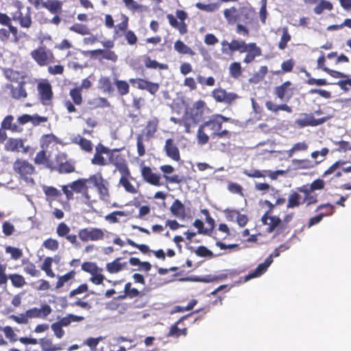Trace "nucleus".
<instances>
[{"label": "nucleus", "instance_id": "1", "mask_svg": "<svg viewBox=\"0 0 351 351\" xmlns=\"http://www.w3.org/2000/svg\"><path fill=\"white\" fill-rule=\"evenodd\" d=\"M92 184L97 189L99 198L105 202L110 199L109 182L104 178L101 172L90 175L88 178H79L69 184L70 188L77 194H82L84 202L87 206L93 203L88 193V184Z\"/></svg>", "mask_w": 351, "mask_h": 351}, {"label": "nucleus", "instance_id": "2", "mask_svg": "<svg viewBox=\"0 0 351 351\" xmlns=\"http://www.w3.org/2000/svg\"><path fill=\"white\" fill-rule=\"evenodd\" d=\"M119 149H110L101 143L95 147V153L91 159V163L98 166H106L110 163L115 166L119 173L130 169L124 156L119 154Z\"/></svg>", "mask_w": 351, "mask_h": 351}, {"label": "nucleus", "instance_id": "3", "mask_svg": "<svg viewBox=\"0 0 351 351\" xmlns=\"http://www.w3.org/2000/svg\"><path fill=\"white\" fill-rule=\"evenodd\" d=\"M223 54L232 55L235 52L245 53L243 62L248 64L253 62L257 57L262 56V49L256 43H247L243 40L232 39L230 42L223 40L221 42Z\"/></svg>", "mask_w": 351, "mask_h": 351}, {"label": "nucleus", "instance_id": "4", "mask_svg": "<svg viewBox=\"0 0 351 351\" xmlns=\"http://www.w3.org/2000/svg\"><path fill=\"white\" fill-rule=\"evenodd\" d=\"M231 136V132L226 129L223 130L221 123L218 122L213 114L207 121L199 125L197 132V141L201 145L207 144L210 139H229Z\"/></svg>", "mask_w": 351, "mask_h": 351}, {"label": "nucleus", "instance_id": "5", "mask_svg": "<svg viewBox=\"0 0 351 351\" xmlns=\"http://www.w3.org/2000/svg\"><path fill=\"white\" fill-rule=\"evenodd\" d=\"M211 110L207 106L205 101L199 99L195 101L191 107L188 108L184 111V114L190 130L195 128L197 124L202 122L207 114L210 113Z\"/></svg>", "mask_w": 351, "mask_h": 351}, {"label": "nucleus", "instance_id": "6", "mask_svg": "<svg viewBox=\"0 0 351 351\" xmlns=\"http://www.w3.org/2000/svg\"><path fill=\"white\" fill-rule=\"evenodd\" d=\"M13 170L25 183L31 184L35 183L32 176L35 174L36 169L27 160L17 158L13 163Z\"/></svg>", "mask_w": 351, "mask_h": 351}, {"label": "nucleus", "instance_id": "7", "mask_svg": "<svg viewBox=\"0 0 351 351\" xmlns=\"http://www.w3.org/2000/svg\"><path fill=\"white\" fill-rule=\"evenodd\" d=\"M32 59L40 66H47L55 62L56 58L53 51L45 45L40 46L30 53Z\"/></svg>", "mask_w": 351, "mask_h": 351}, {"label": "nucleus", "instance_id": "8", "mask_svg": "<svg viewBox=\"0 0 351 351\" xmlns=\"http://www.w3.org/2000/svg\"><path fill=\"white\" fill-rule=\"evenodd\" d=\"M37 92L39 101L43 106L52 105L53 99V88L47 79H43L38 82Z\"/></svg>", "mask_w": 351, "mask_h": 351}, {"label": "nucleus", "instance_id": "9", "mask_svg": "<svg viewBox=\"0 0 351 351\" xmlns=\"http://www.w3.org/2000/svg\"><path fill=\"white\" fill-rule=\"evenodd\" d=\"M15 6L17 8V10L12 14L11 19L13 21L18 22L21 27L29 28L33 23L31 8L27 7L25 12H23V5L21 2H16Z\"/></svg>", "mask_w": 351, "mask_h": 351}, {"label": "nucleus", "instance_id": "10", "mask_svg": "<svg viewBox=\"0 0 351 351\" xmlns=\"http://www.w3.org/2000/svg\"><path fill=\"white\" fill-rule=\"evenodd\" d=\"M25 139L21 138H10L7 139L4 149L7 152H21L23 154H33L35 149L30 145H25Z\"/></svg>", "mask_w": 351, "mask_h": 351}, {"label": "nucleus", "instance_id": "11", "mask_svg": "<svg viewBox=\"0 0 351 351\" xmlns=\"http://www.w3.org/2000/svg\"><path fill=\"white\" fill-rule=\"evenodd\" d=\"M332 118V116L328 115L315 119L314 113H302L300 117L295 119V123L300 128L311 126L315 127L320 125Z\"/></svg>", "mask_w": 351, "mask_h": 351}, {"label": "nucleus", "instance_id": "12", "mask_svg": "<svg viewBox=\"0 0 351 351\" xmlns=\"http://www.w3.org/2000/svg\"><path fill=\"white\" fill-rule=\"evenodd\" d=\"M176 17L180 20L178 22L177 19L171 14H168L167 18L170 25L178 30L180 34H185L188 32V27L184 21L187 19V13L182 10H177L176 12Z\"/></svg>", "mask_w": 351, "mask_h": 351}, {"label": "nucleus", "instance_id": "13", "mask_svg": "<svg viewBox=\"0 0 351 351\" xmlns=\"http://www.w3.org/2000/svg\"><path fill=\"white\" fill-rule=\"evenodd\" d=\"M78 236L82 241L87 242L88 241L102 239L104 237V233L100 228H83L79 230Z\"/></svg>", "mask_w": 351, "mask_h": 351}, {"label": "nucleus", "instance_id": "14", "mask_svg": "<svg viewBox=\"0 0 351 351\" xmlns=\"http://www.w3.org/2000/svg\"><path fill=\"white\" fill-rule=\"evenodd\" d=\"M36 10L47 9L50 13H55L60 10V0H27Z\"/></svg>", "mask_w": 351, "mask_h": 351}, {"label": "nucleus", "instance_id": "15", "mask_svg": "<svg viewBox=\"0 0 351 351\" xmlns=\"http://www.w3.org/2000/svg\"><path fill=\"white\" fill-rule=\"evenodd\" d=\"M129 82L133 85L136 84L137 88L146 90L153 95L158 91L160 88L158 83L152 82L143 78H131L129 80Z\"/></svg>", "mask_w": 351, "mask_h": 351}, {"label": "nucleus", "instance_id": "16", "mask_svg": "<svg viewBox=\"0 0 351 351\" xmlns=\"http://www.w3.org/2000/svg\"><path fill=\"white\" fill-rule=\"evenodd\" d=\"M212 97L219 103L231 104L237 97L234 93H228L221 88H215L211 93Z\"/></svg>", "mask_w": 351, "mask_h": 351}, {"label": "nucleus", "instance_id": "17", "mask_svg": "<svg viewBox=\"0 0 351 351\" xmlns=\"http://www.w3.org/2000/svg\"><path fill=\"white\" fill-rule=\"evenodd\" d=\"M141 174L143 180L151 185L160 186L163 184L161 182L160 175L154 173L151 167L148 166L141 167Z\"/></svg>", "mask_w": 351, "mask_h": 351}, {"label": "nucleus", "instance_id": "18", "mask_svg": "<svg viewBox=\"0 0 351 351\" xmlns=\"http://www.w3.org/2000/svg\"><path fill=\"white\" fill-rule=\"evenodd\" d=\"M29 319H45L52 312L51 307L45 304L41 305L40 308L34 307L27 310Z\"/></svg>", "mask_w": 351, "mask_h": 351}, {"label": "nucleus", "instance_id": "19", "mask_svg": "<svg viewBox=\"0 0 351 351\" xmlns=\"http://www.w3.org/2000/svg\"><path fill=\"white\" fill-rule=\"evenodd\" d=\"M164 151L169 158L174 161L180 160V150L172 138H167L164 146Z\"/></svg>", "mask_w": 351, "mask_h": 351}, {"label": "nucleus", "instance_id": "20", "mask_svg": "<svg viewBox=\"0 0 351 351\" xmlns=\"http://www.w3.org/2000/svg\"><path fill=\"white\" fill-rule=\"evenodd\" d=\"M121 177L119 181V184L121 186L126 192L131 194H136L138 193V188L134 186L130 182L132 179L130 170L120 173Z\"/></svg>", "mask_w": 351, "mask_h": 351}, {"label": "nucleus", "instance_id": "21", "mask_svg": "<svg viewBox=\"0 0 351 351\" xmlns=\"http://www.w3.org/2000/svg\"><path fill=\"white\" fill-rule=\"evenodd\" d=\"M272 263V255H269L266 258L264 263H260L254 271H251L245 276V281L261 276L267 271V268Z\"/></svg>", "mask_w": 351, "mask_h": 351}, {"label": "nucleus", "instance_id": "22", "mask_svg": "<svg viewBox=\"0 0 351 351\" xmlns=\"http://www.w3.org/2000/svg\"><path fill=\"white\" fill-rule=\"evenodd\" d=\"M347 163V161L343 160H339L334 162L327 170L322 174V177L325 178L329 175L334 174V178H339L345 173L342 171L343 165Z\"/></svg>", "mask_w": 351, "mask_h": 351}, {"label": "nucleus", "instance_id": "23", "mask_svg": "<svg viewBox=\"0 0 351 351\" xmlns=\"http://www.w3.org/2000/svg\"><path fill=\"white\" fill-rule=\"evenodd\" d=\"M298 192L304 194V197L302 199L303 204H305L307 206L315 204L318 202L317 194L313 191L309 190L307 186H302L297 188Z\"/></svg>", "mask_w": 351, "mask_h": 351}, {"label": "nucleus", "instance_id": "24", "mask_svg": "<svg viewBox=\"0 0 351 351\" xmlns=\"http://www.w3.org/2000/svg\"><path fill=\"white\" fill-rule=\"evenodd\" d=\"M124 294L118 297L119 300H123L126 298L133 299L138 297H143L145 295L143 291H139L136 288L132 287L130 282H127L124 286Z\"/></svg>", "mask_w": 351, "mask_h": 351}, {"label": "nucleus", "instance_id": "25", "mask_svg": "<svg viewBox=\"0 0 351 351\" xmlns=\"http://www.w3.org/2000/svg\"><path fill=\"white\" fill-rule=\"evenodd\" d=\"M121 260L122 258L119 257L115 258L113 261L108 263L106 265V271L111 274H114L127 269L128 263L121 262Z\"/></svg>", "mask_w": 351, "mask_h": 351}, {"label": "nucleus", "instance_id": "26", "mask_svg": "<svg viewBox=\"0 0 351 351\" xmlns=\"http://www.w3.org/2000/svg\"><path fill=\"white\" fill-rule=\"evenodd\" d=\"M158 125L159 119L157 117H153L147 122L144 130V134L147 141H149L154 137L156 132L158 131Z\"/></svg>", "mask_w": 351, "mask_h": 351}, {"label": "nucleus", "instance_id": "27", "mask_svg": "<svg viewBox=\"0 0 351 351\" xmlns=\"http://www.w3.org/2000/svg\"><path fill=\"white\" fill-rule=\"evenodd\" d=\"M91 54L96 58L101 56L99 59L107 60L112 62H116L118 60L117 54L111 49H98L93 50Z\"/></svg>", "mask_w": 351, "mask_h": 351}, {"label": "nucleus", "instance_id": "28", "mask_svg": "<svg viewBox=\"0 0 351 351\" xmlns=\"http://www.w3.org/2000/svg\"><path fill=\"white\" fill-rule=\"evenodd\" d=\"M334 208V206L329 203L318 206L316 210H319L324 208H328L329 211L324 213H320L318 215L311 217L308 221V226H312L319 223L324 216L331 215L333 213Z\"/></svg>", "mask_w": 351, "mask_h": 351}, {"label": "nucleus", "instance_id": "29", "mask_svg": "<svg viewBox=\"0 0 351 351\" xmlns=\"http://www.w3.org/2000/svg\"><path fill=\"white\" fill-rule=\"evenodd\" d=\"M50 155L47 154V151L42 149V150L37 152L35 158H34V162L36 165H42L47 168L51 167V161L50 160Z\"/></svg>", "mask_w": 351, "mask_h": 351}, {"label": "nucleus", "instance_id": "30", "mask_svg": "<svg viewBox=\"0 0 351 351\" xmlns=\"http://www.w3.org/2000/svg\"><path fill=\"white\" fill-rule=\"evenodd\" d=\"M13 115L9 114L4 117L1 123V128L5 130H10L13 133L19 132L21 129L16 125V122H14Z\"/></svg>", "mask_w": 351, "mask_h": 351}, {"label": "nucleus", "instance_id": "31", "mask_svg": "<svg viewBox=\"0 0 351 351\" xmlns=\"http://www.w3.org/2000/svg\"><path fill=\"white\" fill-rule=\"evenodd\" d=\"M160 170L165 173V180L169 183L180 184L182 182V179L178 175L168 176L166 174H171L174 171V168L170 165H165L160 167Z\"/></svg>", "mask_w": 351, "mask_h": 351}, {"label": "nucleus", "instance_id": "32", "mask_svg": "<svg viewBox=\"0 0 351 351\" xmlns=\"http://www.w3.org/2000/svg\"><path fill=\"white\" fill-rule=\"evenodd\" d=\"M323 160L324 159L319 161H311L308 159H295L293 160V165L298 169H308L315 167Z\"/></svg>", "mask_w": 351, "mask_h": 351}, {"label": "nucleus", "instance_id": "33", "mask_svg": "<svg viewBox=\"0 0 351 351\" xmlns=\"http://www.w3.org/2000/svg\"><path fill=\"white\" fill-rule=\"evenodd\" d=\"M265 107L266 108L274 113L275 114H277L280 110L285 111L288 113L292 112V108L287 105V104H275L272 101H267L265 102Z\"/></svg>", "mask_w": 351, "mask_h": 351}, {"label": "nucleus", "instance_id": "34", "mask_svg": "<svg viewBox=\"0 0 351 351\" xmlns=\"http://www.w3.org/2000/svg\"><path fill=\"white\" fill-rule=\"evenodd\" d=\"M302 204H303V202L300 194L297 191H292L288 196L287 208L293 209Z\"/></svg>", "mask_w": 351, "mask_h": 351}, {"label": "nucleus", "instance_id": "35", "mask_svg": "<svg viewBox=\"0 0 351 351\" xmlns=\"http://www.w3.org/2000/svg\"><path fill=\"white\" fill-rule=\"evenodd\" d=\"M267 225V232L269 233L272 232L276 229H277V234H280L285 232L284 228L282 227V220L278 216H271L269 217V222Z\"/></svg>", "mask_w": 351, "mask_h": 351}, {"label": "nucleus", "instance_id": "36", "mask_svg": "<svg viewBox=\"0 0 351 351\" xmlns=\"http://www.w3.org/2000/svg\"><path fill=\"white\" fill-rule=\"evenodd\" d=\"M25 82H20L16 87H12L10 90L11 96L16 99H25L27 97V93L25 88Z\"/></svg>", "mask_w": 351, "mask_h": 351}, {"label": "nucleus", "instance_id": "37", "mask_svg": "<svg viewBox=\"0 0 351 351\" xmlns=\"http://www.w3.org/2000/svg\"><path fill=\"white\" fill-rule=\"evenodd\" d=\"M83 320H84V317L83 316L68 314L66 316L61 318L56 322L61 327H66L69 326L72 322H80Z\"/></svg>", "mask_w": 351, "mask_h": 351}, {"label": "nucleus", "instance_id": "38", "mask_svg": "<svg viewBox=\"0 0 351 351\" xmlns=\"http://www.w3.org/2000/svg\"><path fill=\"white\" fill-rule=\"evenodd\" d=\"M223 16L229 24L235 23L239 17L238 10L234 6L225 9Z\"/></svg>", "mask_w": 351, "mask_h": 351}, {"label": "nucleus", "instance_id": "39", "mask_svg": "<svg viewBox=\"0 0 351 351\" xmlns=\"http://www.w3.org/2000/svg\"><path fill=\"white\" fill-rule=\"evenodd\" d=\"M173 215L178 217H184L185 215V208L184 204L178 199H175L170 207Z\"/></svg>", "mask_w": 351, "mask_h": 351}, {"label": "nucleus", "instance_id": "40", "mask_svg": "<svg viewBox=\"0 0 351 351\" xmlns=\"http://www.w3.org/2000/svg\"><path fill=\"white\" fill-rule=\"evenodd\" d=\"M333 10L332 3L328 0H319L318 3L314 7L313 12L315 14L320 15L324 11H331Z\"/></svg>", "mask_w": 351, "mask_h": 351}, {"label": "nucleus", "instance_id": "41", "mask_svg": "<svg viewBox=\"0 0 351 351\" xmlns=\"http://www.w3.org/2000/svg\"><path fill=\"white\" fill-rule=\"evenodd\" d=\"M174 49L180 54H188L191 56L195 55V52L180 40L175 42Z\"/></svg>", "mask_w": 351, "mask_h": 351}, {"label": "nucleus", "instance_id": "42", "mask_svg": "<svg viewBox=\"0 0 351 351\" xmlns=\"http://www.w3.org/2000/svg\"><path fill=\"white\" fill-rule=\"evenodd\" d=\"M291 86L290 81H286L280 86H278L274 88V94L280 100H284L288 92L289 87Z\"/></svg>", "mask_w": 351, "mask_h": 351}, {"label": "nucleus", "instance_id": "43", "mask_svg": "<svg viewBox=\"0 0 351 351\" xmlns=\"http://www.w3.org/2000/svg\"><path fill=\"white\" fill-rule=\"evenodd\" d=\"M73 142L79 145L81 149L86 152H91L93 151V144L91 141L80 135L75 136Z\"/></svg>", "mask_w": 351, "mask_h": 351}, {"label": "nucleus", "instance_id": "44", "mask_svg": "<svg viewBox=\"0 0 351 351\" xmlns=\"http://www.w3.org/2000/svg\"><path fill=\"white\" fill-rule=\"evenodd\" d=\"M39 343L43 351H57L62 350V347L53 344L51 339L42 338L40 339Z\"/></svg>", "mask_w": 351, "mask_h": 351}, {"label": "nucleus", "instance_id": "45", "mask_svg": "<svg viewBox=\"0 0 351 351\" xmlns=\"http://www.w3.org/2000/svg\"><path fill=\"white\" fill-rule=\"evenodd\" d=\"M114 84L119 95L125 96L130 93V85L127 81L115 79Z\"/></svg>", "mask_w": 351, "mask_h": 351}, {"label": "nucleus", "instance_id": "46", "mask_svg": "<svg viewBox=\"0 0 351 351\" xmlns=\"http://www.w3.org/2000/svg\"><path fill=\"white\" fill-rule=\"evenodd\" d=\"M221 4L219 2H214L208 4H205L201 2H197L195 4V7L200 10L206 12H213L219 9Z\"/></svg>", "mask_w": 351, "mask_h": 351}, {"label": "nucleus", "instance_id": "47", "mask_svg": "<svg viewBox=\"0 0 351 351\" xmlns=\"http://www.w3.org/2000/svg\"><path fill=\"white\" fill-rule=\"evenodd\" d=\"M76 275V272L75 270H71L68 273L58 276V281L56 285V289L62 288L65 283L68 282L70 280H72L75 278Z\"/></svg>", "mask_w": 351, "mask_h": 351}, {"label": "nucleus", "instance_id": "48", "mask_svg": "<svg viewBox=\"0 0 351 351\" xmlns=\"http://www.w3.org/2000/svg\"><path fill=\"white\" fill-rule=\"evenodd\" d=\"M145 66L147 69H159L160 70H165L168 69V66L166 64L159 63L155 60H152L149 56H146L144 59Z\"/></svg>", "mask_w": 351, "mask_h": 351}, {"label": "nucleus", "instance_id": "49", "mask_svg": "<svg viewBox=\"0 0 351 351\" xmlns=\"http://www.w3.org/2000/svg\"><path fill=\"white\" fill-rule=\"evenodd\" d=\"M99 88L104 93H110L113 91L112 83L108 77H101L99 80Z\"/></svg>", "mask_w": 351, "mask_h": 351}, {"label": "nucleus", "instance_id": "50", "mask_svg": "<svg viewBox=\"0 0 351 351\" xmlns=\"http://www.w3.org/2000/svg\"><path fill=\"white\" fill-rule=\"evenodd\" d=\"M191 314L192 313H190L187 315L182 317L174 324L171 325L167 336L168 337L178 338L180 336V329L178 328V324Z\"/></svg>", "mask_w": 351, "mask_h": 351}, {"label": "nucleus", "instance_id": "51", "mask_svg": "<svg viewBox=\"0 0 351 351\" xmlns=\"http://www.w3.org/2000/svg\"><path fill=\"white\" fill-rule=\"evenodd\" d=\"M52 263L53 258L51 257H47L45 258L41 265V269L50 278H54L56 276L55 273L52 269Z\"/></svg>", "mask_w": 351, "mask_h": 351}, {"label": "nucleus", "instance_id": "52", "mask_svg": "<svg viewBox=\"0 0 351 351\" xmlns=\"http://www.w3.org/2000/svg\"><path fill=\"white\" fill-rule=\"evenodd\" d=\"M69 95L75 105L80 106L82 104V88L76 87L71 89Z\"/></svg>", "mask_w": 351, "mask_h": 351}, {"label": "nucleus", "instance_id": "53", "mask_svg": "<svg viewBox=\"0 0 351 351\" xmlns=\"http://www.w3.org/2000/svg\"><path fill=\"white\" fill-rule=\"evenodd\" d=\"M70 31L76 34L84 36L90 34V31L86 25L82 23H74L69 27Z\"/></svg>", "mask_w": 351, "mask_h": 351}, {"label": "nucleus", "instance_id": "54", "mask_svg": "<svg viewBox=\"0 0 351 351\" xmlns=\"http://www.w3.org/2000/svg\"><path fill=\"white\" fill-rule=\"evenodd\" d=\"M295 61L293 59H289L282 62L281 71H276L274 73L275 75H280L283 73H290L293 71L295 66Z\"/></svg>", "mask_w": 351, "mask_h": 351}, {"label": "nucleus", "instance_id": "55", "mask_svg": "<svg viewBox=\"0 0 351 351\" xmlns=\"http://www.w3.org/2000/svg\"><path fill=\"white\" fill-rule=\"evenodd\" d=\"M240 15L243 17V21L245 23H251L253 21L255 11L247 8H242L240 10Z\"/></svg>", "mask_w": 351, "mask_h": 351}, {"label": "nucleus", "instance_id": "56", "mask_svg": "<svg viewBox=\"0 0 351 351\" xmlns=\"http://www.w3.org/2000/svg\"><path fill=\"white\" fill-rule=\"evenodd\" d=\"M229 73L233 78L237 79L242 74V68L239 62H233L229 66Z\"/></svg>", "mask_w": 351, "mask_h": 351}, {"label": "nucleus", "instance_id": "57", "mask_svg": "<svg viewBox=\"0 0 351 351\" xmlns=\"http://www.w3.org/2000/svg\"><path fill=\"white\" fill-rule=\"evenodd\" d=\"M57 170L60 173H71L75 171V167L71 162L65 161L58 165Z\"/></svg>", "mask_w": 351, "mask_h": 351}, {"label": "nucleus", "instance_id": "58", "mask_svg": "<svg viewBox=\"0 0 351 351\" xmlns=\"http://www.w3.org/2000/svg\"><path fill=\"white\" fill-rule=\"evenodd\" d=\"M57 137L53 134H47L42 136L40 139V147L43 149H46L49 146L56 142Z\"/></svg>", "mask_w": 351, "mask_h": 351}, {"label": "nucleus", "instance_id": "59", "mask_svg": "<svg viewBox=\"0 0 351 351\" xmlns=\"http://www.w3.org/2000/svg\"><path fill=\"white\" fill-rule=\"evenodd\" d=\"M82 269L90 275L97 273V271H102V269L99 268L95 263L88 261L82 263Z\"/></svg>", "mask_w": 351, "mask_h": 351}, {"label": "nucleus", "instance_id": "60", "mask_svg": "<svg viewBox=\"0 0 351 351\" xmlns=\"http://www.w3.org/2000/svg\"><path fill=\"white\" fill-rule=\"evenodd\" d=\"M291 36L289 33L287 27L282 28V34L278 43V48L281 50L285 49L287 47V43L291 40Z\"/></svg>", "mask_w": 351, "mask_h": 351}, {"label": "nucleus", "instance_id": "61", "mask_svg": "<svg viewBox=\"0 0 351 351\" xmlns=\"http://www.w3.org/2000/svg\"><path fill=\"white\" fill-rule=\"evenodd\" d=\"M9 278L14 287L21 288L26 284L24 277L18 274H10Z\"/></svg>", "mask_w": 351, "mask_h": 351}, {"label": "nucleus", "instance_id": "62", "mask_svg": "<svg viewBox=\"0 0 351 351\" xmlns=\"http://www.w3.org/2000/svg\"><path fill=\"white\" fill-rule=\"evenodd\" d=\"M308 147V144L304 141L297 143L294 144L289 150L287 151V155L289 157H291L295 152L306 151Z\"/></svg>", "mask_w": 351, "mask_h": 351}, {"label": "nucleus", "instance_id": "63", "mask_svg": "<svg viewBox=\"0 0 351 351\" xmlns=\"http://www.w3.org/2000/svg\"><path fill=\"white\" fill-rule=\"evenodd\" d=\"M24 271L32 277H38L40 271L37 269L36 266L32 262H27L23 268Z\"/></svg>", "mask_w": 351, "mask_h": 351}, {"label": "nucleus", "instance_id": "64", "mask_svg": "<svg viewBox=\"0 0 351 351\" xmlns=\"http://www.w3.org/2000/svg\"><path fill=\"white\" fill-rule=\"evenodd\" d=\"M126 6V8L130 11L134 12L137 11H143L145 10V6L138 3L134 0H123V1Z\"/></svg>", "mask_w": 351, "mask_h": 351}]
</instances>
